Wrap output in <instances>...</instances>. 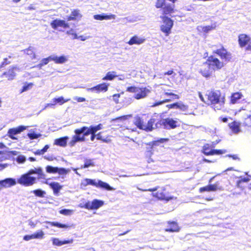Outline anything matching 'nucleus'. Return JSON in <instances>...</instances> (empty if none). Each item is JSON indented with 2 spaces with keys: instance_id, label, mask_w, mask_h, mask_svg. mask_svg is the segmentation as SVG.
<instances>
[{
  "instance_id": "f257e3e1",
  "label": "nucleus",
  "mask_w": 251,
  "mask_h": 251,
  "mask_svg": "<svg viewBox=\"0 0 251 251\" xmlns=\"http://www.w3.org/2000/svg\"><path fill=\"white\" fill-rule=\"evenodd\" d=\"M180 121L177 118H167L162 120L151 118L147 124H144L143 120L139 117L136 118L135 121V125L140 129L147 131L159 128L163 126L167 129H174L180 126Z\"/></svg>"
},
{
  "instance_id": "f03ea898",
  "label": "nucleus",
  "mask_w": 251,
  "mask_h": 251,
  "mask_svg": "<svg viewBox=\"0 0 251 251\" xmlns=\"http://www.w3.org/2000/svg\"><path fill=\"white\" fill-rule=\"evenodd\" d=\"M46 175L41 167L29 170L17 179V183L25 186H31L36 183L37 179H45Z\"/></svg>"
},
{
  "instance_id": "7ed1b4c3",
  "label": "nucleus",
  "mask_w": 251,
  "mask_h": 251,
  "mask_svg": "<svg viewBox=\"0 0 251 251\" xmlns=\"http://www.w3.org/2000/svg\"><path fill=\"white\" fill-rule=\"evenodd\" d=\"M102 128V125L100 124L96 126H83L80 128L75 129L74 131L75 134L73 136L71 140L69 142V146L74 147L77 142L85 141L86 136H88L90 133H96Z\"/></svg>"
},
{
  "instance_id": "20e7f679",
  "label": "nucleus",
  "mask_w": 251,
  "mask_h": 251,
  "mask_svg": "<svg viewBox=\"0 0 251 251\" xmlns=\"http://www.w3.org/2000/svg\"><path fill=\"white\" fill-rule=\"evenodd\" d=\"M205 96L207 99V103L213 105L215 110H220L224 107L225 99L220 98L221 93L219 91H207Z\"/></svg>"
},
{
  "instance_id": "39448f33",
  "label": "nucleus",
  "mask_w": 251,
  "mask_h": 251,
  "mask_svg": "<svg viewBox=\"0 0 251 251\" xmlns=\"http://www.w3.org/2000/svg\"><path fill=\"white\" fill-rule=\"evenodd\" d=\"M126 91L134 93V98L136 100L145 98L151 92V88L144 87H128Z\"/></svg>"
},
{
  "instance_id": "423d86ee",
  "label": "nucleus",
  "mask_w": 251,
  "mask_h": 251,
  "mask_svg": "<svg viewBox=\"0 0 251 251\" xmlns=\"http://www.w3.org/2000/svg\"><path fill=\"white\" fill-rule=\"evenodd\" d=\"M89 185L95 186L97 187L104 188L107 190H114V189L107 183L100 180L91 179L89 178L83 179L80 183V187L84 189L86 186Z\"/></svg>"
},
{
  "instance_id": "0eeeda50",
  "label": "nucleus",
  "mask_w": 251,
  "mask_h": 251,
  "mask_svg": "<svg viewBox=\"0 0 251 251\" xmlns=\"http://www.w3.org/2000/svg\"><path fill=\"white\" fill-rule=\"evenodd\" d=\"M160 18L162 20L163 22L162 24L160 25V30L167 36L171 32V29L174 25V22L172 19L166 16H161Z\"/></svg>"
},
{
  "instance_id": "6e6552de",
  "label": "nucleus",
  "mask_w": 251,
  "mask_h": 251,
  "mask_svg": "<svg viewBox=\"0 0 251 251\" xmlns=\"http://www.w3.org/2000/svg\"><path fill=\"white\" fill-rule=\"evenodd\" d=\"M218 142H213L212 144H207L203 147V152L207 155H213L215 154H222L225 152V151L221 150H214L213 148Z\"/></svg>"
},
{
  "instance_id": "1a4fd4ad",
  "label": "nucleus",
  "mask_w": 251,
  "mask_h": 251,
  "mask_svg": "<svg viewBox=\"0 0 251 251\" xmlns=\"http://www.w3.org/2000/svg\"><path fill=\"white\" fill-rule=\"evenodd\" d=\"M206 62L209 65L211 68H213L214 71L216 69L222 68L224 65V62L223 61H220L218 58L213 56H209Z\"/></svg>"
},
{
  "instance_id": "9d476101",
  "label": "nucleus",
  "mask_w": 251,
  "mask_h": 251,
  "mask_svg": "<svg viewBox=\"0 0 251 251\" xmlns=\"http://www.w3.org/2000/svg\"><path fill=\"white\" fill-rule=\"evenodd\" d=\"M50 25L52 28L58 30L59 31L62 30V29H60L61 28L65 29L69 27V25L68 23L60 19H55L52 21L50 23Z\"/></svg>"
},
{
  "instance_id": "9b49d317",
  "label": "nucleus",
  "mask_w": 251,
  "mask_h": 251,
  "mask_svg": "<svg viewBox=\"0 0 251 251\" xmlns=\"http://www.w3.org/2000/svg\"><path fill=\"white\" fill-rule=\"evenodd\" d=\"M28 127V126H20L17 127L10 128L8 131L7 135L11 139L17 140L18 138L15 135L26 129Z\"/></svg>"
},
{
  "instance_id": "f8f14e48",
  "label": "nucleus",
  "mask_w": 251,
  "mask_h": 251,
  "mask_svg": "<svg viewBox=\"0 0 251 251\" xmlns=\"http://www.w3.org/2000/svg\"><path fill=\"white\" fill-rule=\"evenodd\" d=\"M104 205V201L95 199L92 201H88L85 204V208L89 210L98 209Z\"/></svg>"
},
{
  "instance_id": "ddd939ff",
  "label": "nucleus",
  "mask_w": 251,
  "mask_h": 251,
  "mask_svg": "<svg viewBox=\"0 0 251 251\" xmlns=\"http://www.w3.org/2000/svg\"><path fill=\"white\" fill-rule=\"evenodd\" d=\"M214 71L213 70V68H211L208 63L205 62L204 63L201 67L200 69V73L205 77H210Z\"/></svg>"
},
{
  "instance_id": "4468645a",
  "label": "nucleus",
  "mask_w": 251,
  "mask_h": 251,
  "mask_svg": "<svg viewBox=\"0 0 251 251\" xmlns=\"http://www.w3.org/2000/svg\"><path fill=\"white\" fill-rule=\"evenodd\" d=\"M213 52L218 54L221 58L226 62L229 61L231 58L230 53L228 52L223 47L219 49L214 50Z\"/></svg>"
},
{
  "instance_id": "2eb2a0df",
  "label": "nucleus",
  "mask_w": 251,
  "mask_h": 251,
  "mask_svg": "<svg viewBox=\"0 0 251 251\" xmlns=\"http://www.w3.org/2000/svg\"><path fill=\"white\" fill-rule=\"evenodd\" d=\"M109 84L106 83H102L97 85L92 88H87V90L90 92H95L99 93L101 92H105L107 91Z\"/></svg>"
},
{
  "instance_id": "dca6fc26",
  "label": "nucleus",
  "mask_w": 251,
  "mask_h": 251,
  "mask_svg": "<svg viewBox=\"0 0 251 251\" xmlns=\"http://www.w3.org/2000/svg\"><path fill=\"white\" fill-rule=\"evenodd\" d=\"M146 41V39L143 36H139L135 35L132 37L127 44L130 46L133 45H141L143 44Z\"/></svg>"
},
{
  "instance_id": "f3484780",
  "label": "nucleus",
  "mask_w": 251,
  "mask_h": 251,
  "mask_svg": "<svg viewBox=\"0 0 251 251\" xmlns=\"http://www.w3.org/2000/svg\"><path fill=\"white\" fill-rule=\"evenodd\" d=\"M16 184L15 179L7 178L4 180H0V185L1 188H8Z\"/></svg>"
},
{
  "instance_id": "a211bd4d",
  "label": "nucleus",
  "mask_w": 251,
  "mask_h": 251,
  "mask_svg": "<svg viewBox=\"0 0 251 251\" xmlns=\"http://www.w3.org/2000/svg\"><path fill=\"white\" fill-rule=\"evenodd\" d=\"M50 58L51 61H53L56 64H63L68 61V56L62 55L57 56L52 55L50 56Z\"/></svg>"
},
{
  "instance_id": "6ab92c4d",
  "label": "nucleus",
  "mask_w": 251,
  "mask_h": 251,
  "mask_svg": "<svg viewBox=\"0 0 251 251\" xmlns=\"http://www.w3.org/2000/svg\"><path fill=\"white\" fill-rule=\"evenodd\" d=\"M218 190H222L221 187H219L217 183L208 185L200 189V192L202 193L204 191H216Z\"/></svg>"
},
{
  "instance_id": "aec40b11",
  "label": "nucleus",
  "mask_w": 251,
  "mask_h": 251,
  "mask_svg": "<svg viewBox=\"0 0 251 251\" xmlns=\"http://www.w3.org/2000/svg\"><path fill=\"white\" fill-rule=\"evenodd\" d=\"M19 69L16 67H12L7 72L4 73L3 75L6 76L8 80H13L16 76V71Z\"/></svg>"
},
{
  "instance_id": "412c9836",
  "label": "nucleus",
  "mask_w": 251,
  "mask_h": 251,
  "mask_svg": "<svg viewBox=\"0 0 251 251\" xmlns=\"http://www.w3.org/2000/svg\"><path fill=\"white\" fill-rule=\"evenodd\" d=\"M132 98L128 96L127 95H122L120 99V103L122 105L123 107H126L130 105L132 102Z\"/></svg>"
},
{
  "instance_id": "4be33fe9",
  "label": "nucleus",
  "mask_w": 251,
  "mask_h": 251,
  "mask_svg": "<svg viewBox=\"0 0 251 251\" xmlns=\"http://www.w3.org/2000/svg\"><path fill=\"white\" fill-rule=\"evenodd\" d=\"M250 40V37L246 34H242L239 35L238 37L239 44L241 47L247 45Z\"/></svg>"
},
{
  "instance_id": "5701e85b",
  "label": "nucleus",
  "mask_w": 251,
  "mask_h": 251,
  "mask_svg": "<svg viewBox=\"0 0 251 251\" xmlns=\"http://www.w3.org/2000/svg\"><path fill=\"white\" fill-rule=\"evenodd\" d=\"M51 240L52 242V245L56 246H61L63 245L67 244L73 243L74 240L71 239L68 240L61 241L59 238H51Z\"/></svg>"
},
{
  "instance_id": "b1692460",
  "label": "nucleus",
  "mask_w": 251,
  "mask_h": 251,
  "mask_svg": "<svg viewBox=\"0 0 251 251\" xmlns=\"http://www.w3.org/2000/svg\"><path fill=\"white\" fill-rule=\"evenodd\" d=\"M118 75L115 71H109L108 72L105 76L102 78V80H113L116 77H118Z\"/></svg>"
},
{
  "instance_id": "393cba45",
  "label": "nucleus",
  "mask_w": 251,
  "mask_h": 251,
  "mask_svg": "<svg viewBox=\"0 0 251 251\" xmlns=\"http://www.w3.org/2000/svg\"><path fill=\"white\" fill-rule=\"evenodd\" d=\"M50 186L53 189V193L55 195H58L59 191L62 189V186L59 183L53 182L50 184Z\"/></svg>"
},
{
  "instance_id": "a878e982",
  "label": "nucleus",
  "mask_w": 251,
  "mask_h": 251,
  "mask_svg": "<svg viewBox=\"0 0 251 251\" xmlns=\"http://www.w3.org/2000/svg\"><path fill=\"white\" fill-rule=\"evenodd\" d=\"M243 97V95L240 92H236L233 93L231 96V102L232 104H235L238 102V100Z\"/></svg>"
},
{
  "instance_id": "bb28decb",
  "label": "nucleus",
  "mask_w": 251,
  "mask_h": 251,
  "mask_svg": "<svg viewBox=\"0 0 251 251\" xmlns=\"http://www.w3.org/2000/svg\"><path fill=\"white\" fill-rule=\"evenodd\" d=\"M68 139L69 137L67 136L57 139L55 140L54 144L59 146L65 147L66 146L67 142Z\"/></svg>"
},
{
  "instance_id": "cd10ccee",
  "label": "nucleus",
  "mask_w": 251,
  "mask_h": 251,
  "mask_svg": "<svg viewBox=\"0 0 251 251\" xmlns=\"http://www.w3.org/2000/svg\"><path fill=\"white\" fill-rule=\"evenodd\" d=\"M169 226L166 229V231L177 232L179 231V227L175 222H169Z\"/></svg>"
},
{
  "instance_id": "c85d7f7f",
  "label": "nucleus",
  "mask_w": 251,
  "mask_h": 251,
  "mask_svg": "<svg viewBox=\"0 0 251 251\" xmlns=\"http://www.w3.org/2000/svg\"><path fill=\"white\" fill-rule=\"evenodd\" d=\"M94 18L95 19L97 20L114 19L115 18V15H94Z\"/></svg>"
},
{
  "instance_id": "c756f323",
  "label": "nucleus",
  "mask_w": 251,
  "mask_h": 251,
  "mask_svg": "<svg viewBox=\"0 0 251 251\" xmlns=\"http://www.w3.org/2000/svg\"><path fill=\"white\" fill-rule=\"evenodd\" d=\"M25 53L27 54L30 56L31 60L36 58V55L34 52V50L33 47H30L28 49H25L24 50Z\"/></svg>"
},
{
  "instance_id": "7c9ffc66",
  "label": "nucleus",
  "mask_w": 251,
  "mask_h": 251,
  "mask_svg": "<svg viewBox=\"0 0 251 251\" xmlns=\"http://www.w3.org/2000/svg\"><path fill=\"white\" fill-rule=\"evenodd\" d=\"M229 126L231 130L235 133H237L240 131L239 124L237 122H232L229 124Z\"/></svg>"
},
{
  "instance_id": "2f4dec72",
  "label": "nucleus",
  "mask_w": 251,
  "mask_h": 251,
  "mask_svg": "<svg viewBox=\"0 0 251 251\" xmlns=\"http://www.w3.org/2000/svg\"><path fill=\"white\" fill-rule=\"evenodd\" d=\"M41 136V134L35 132L34 129L30 130L29 132L27 134V136L30 140L37 139Z\"/></svg>"
},
{
  "instance_id": "473e14b6",
  "label": "nucleus",
  "mask_w": 251,
  "mask_h": 251,
  "mask_svg": "<svg viewBox=\"0 0 251 251\" xmlns=\"http://www.w3.org/2000/svg\"><path fill=\"white\" fill-rule=\"evenodd\" d=\"M174 12V5L172 6L170 4L165 6L163 9V13L164 15H167L172 13Z\"/></svg>"
},
{
  "instance_id": "72a5a7b5",
  "label": "nucleus",
  "mask_w": 251,
  "mask_h": 251,
  "mask_svg": "<svg viewBox=\"0 0 251 251\" xmlns=\"http://www.w3.org/2000/svg\"><path fill=\"white\" fill-rule=\"evenodd\" d=\"M46 223H49L52 226H56L59 228H67L70 227V226L68 225L62 224L58 222H46Z\"/></svg>"
},
{
  "instance_id": "f704fd0d",
  "label": "nucleus",
  "mask_w": 251,
  "mask_h": 251,
  "mask_svg": "<svg viewBox=\"0 0 251 251\" xmlns=\"http://www.w3.org/2000/svg\"><path fill=\"white\" fill-rule=\"evenodd\" d=\"M70 171V170L69 169H66L63 168H58L57 173L61 176L62 178H64L65 177L64 176L68 174Z\"/></svg>"
},
{
  "instance_id": "c9c22d12",
  "label": "nucleus",
  "mask_w": 251,
  "mask_h": 251,
  "mask_svg": "<svg viewBox=\"0 0 251 251\" xmlns=\"http://www.w3.org/2000/svg\"><path fill=\"white\" fill-rule=\"evenodd\" d=\"M153 196L154 197H156V198H157L158 199H160V200H168V199L166 198L164 192H163V191L162 190H158L156 193H153Z\"/></svg>"
},
{
  "instance_id": "e433bc0d",
  "label": "nucleus",
  "mask_w": 251,
  "mask_h": 251,
  "mask_svg": "<svg viewBox=\"0 0 251 251\" xmlns=\"http://www.w3.org/2000/svg\"><path fill=\"white\" fill-rule=\"evenodd\" d=\"M69 100H70V99L64 100L63 97H60L58 98H54L52 100V101H55V103H58L59 105H62Z\"/></svg>"
},
{
  "instance_id": "4c0bfd02",
  "label": "nucleus",
  "mask_w": 251,
  "mask_h": 251,
  "mask_svg": "<svg viewBox=\"0 0 251 251\" xmlns=\"http://www.w3.org/2000/svg\"><path fill=\"white\" fill-rule=\"evenodd\" d=\"M31 192L33 193L36 196L40 198H44L46 194L45 191L41 189L35 190L32 191Z\"/></svg>"
},
{
  "instance_id": "58836bf2",
  "label": "nucleus",
  "mask_w": 251,
  "mask_h": 251,
  "mask_svg": "<svg viewBox=\"0 0 251 251\" xmlns=\"http://www.w3.org/2000/svg\"><path fill=\"white\" fill-rule=\"evenodd\" d=\"M50 61H51L50 58V56L47 58H43L36 67L39 69H41L43 66L47 65Z\"/></svg>"
},
{
  "instance_id": "ea45409f",
  "label": "nucleus",
  "mask_w": 251,
  "mask_h": 251,
  "mask_svg": "<svg viewBox=\"0 0 251 251\" xmlns=\"http://www.w3.org/2000/svg\"><path fill=\"white\" fill-rule=\"evenodd\" d=\"M58 170V167H52L51 166H47L46 167V171L47 173L50 174H55L57 173Z\"/></svg>"
},
{
  "instance_id": "a19ab883",
  "label": "nucleus",
  "mask_w": 251,
  "mask_h": 251,
  "mask_svg": "<svg viewBox=\"0 0 251 251\" xmlns=\"http://www.w3.org/2000/svg\"><path fill=\"white\" fill-rule=\"evenodd\" d=\"M72 15L75 17V20H79L82 17L80 10L78 9L74 10L72 12Z\"/></svg>"
},
{
  "instance_id": "79ce46f5",
  "label": "nucleus",
  "mask_w": 251,
  "mask_h": 251,
  "mask_svg": "<svg viewBox=\"0 0 251 251\" xmlns=\"http://www.w3.org/2000/svg\"><path fill=\"white\" fill-rule=\"evenodd\" d=\"M33 85V84L32 83H25L23 87V89H22L21 93H23L31 89Z\"/></svg>"
},
{
  "instance_id": "37998d69",
  "label": "nucleus",
  "mask_w": 251,
  "mask_h": 251,
  "mask_svg": "<svg viewBox=\"0 0 251 251\" xmlns=\"http://www.w3.org/2000/svg\"><path fill=\"white\" fill-rule=\"evenodd\" d=\"M124 93L122 92L120 94H116L113 95V100L116 103H120V101L119 99L121 98L122 95H124Z\"/></svg>"
},
{
  "instance_id": "c03bdc74",
  "label": "nucleus",
  "mask_w": 251,
  "mask_h": 251,
  "mask_svg": "<svg viewBox=\"0 0 251 251\" xmlns=\"http://www.w3.org/2000/svg\"><path fill=\"white\" fill-rule=\"evenodd\" d=\"M168 85H157L155 84L154 86V88L155 89H158V90H159L160 89L164 93H165L167 91H169V90L166 89V87H167Z\"/></svg>"
},
{
  "instance_id": "a18cd8bd",
  "label": "nucleus",
  "mask_w": 251,
  "mask_h": 251,
  "mask_svg": "<svg viewBox=\"0 0 251 251\" xmlns=\"http://www.w3.org/2000/svg\"><path fill=\"white\" fill-rule=\"evenodd\" d=\"M34 234L35 239H41L44 238V233L41 230H38L35 233H34Z\"/></svg>"
},
{
  "instance_id": "49530a36",
  "label": "nucleus",
  "mask_w": 251,
  "mask_h": 251,
  "mask_svg": "<svg viewBox=\"0 0 251 251\" xmlns=\"http://www.w3.org/2000/svg\"><path fill=\"white\" fill-rule=\"evenodd\" d=\"M74 212L73 210L66 209H62L59 211L60 214L64 215H71L73 214Z\"/></svg>"
},
{
  "instance_id": "de8ad7c7",
  "label": "nucleus",
  "mask_w": 251,
  "mask_h": 251,
  "mask_svg": "<svg viewBox=\"0 0 251 251\" xmlns=\"http://www.w3.org/2000/svg\"><path fill=\"white\" fill-rule=\"evenodd\" d=\"M216 25L215 24L212 25H207L204 26V30L203 32L208 33L209 31H211L212 29H214L216 28Z\"/></svg>"
},
{
  "instance_id": "09e8293b",
  "label": "nucleus",
  "mask_w": 251,
  "mask_h": 251,
  "mask_svg": "<svg viewBox=\"0 0 251 251\" xmlns=\"http://www.w3.org/2000/svg\"><path fill=\"white\" fill-rule=\"evenodd\" d=\"M94 163L91 159H86L84 165V168H88L90 166H94Z\"/></svg>"
},
{
  "instance_id": "8fccbe9b",
  "label": "nucleus",
  "mask_w": 251,
  "mask_h": 251,
  "mask_svg": "<svg viewBox=\"0 0 251 251\" xmlns=\"http://www.w3.org/2000/svg\"><path fill=\"white\" fill-rule=\"evenodd\" d=\"M165 0H157L155 6L157 8L163 7L165 5Z\"/></svg>"
},
{
  "instance_id": "3c124183",
  "label": "nucleus",
  "mask_w": 251,
  "mask_h": 251,
  "mask_svg": "<svg viewBox=\"0 0 251 251\" xmlns=\"http://www.w3.org/2000/svg\"><path fill=\"white\" fill-rule=\"evenodd\" d=\"M177 109H179L183 111H185L188 109V106L181 102H178Z\"/></svg>"
},
{
  "instance_id": "603ef678",
  "label": "nucleus",
  "mask_w": 251,
  "mask_h": 251,
  "mask_svg": "<svg viewBox=\"0 0 251 251\" xmlns=\"http://www.w3.org/2000/svg\"><path fill=\"white\" fill-rule=\"evenodd\" d=\"M170 100H171V99H165L163 100L157 101V102L154 103L152 105H151V106L152 107L157 106L159 105L162 104L165 102H169Z\"/></svg>"
},
{
  "instance_id": "864d4df0",
  "label": "nucleus",
  "mask_w": 251,
  "mask_h": 251,
  "mask_svg": "<svg viewBox=\"0 0 251 251\" xmlns=\"http://www.w3.org/2000/svg\"><path fill=\"white\" fill-rule=\"evenodd\" d=\"M167 140H168V139H167L161 138L159 140L155 141L152 142V143H151V144L152 148L154 146L157 145L158 143H163L166 142Z\"/></svg>"
},
{
  "instance_id": "5fc2aeb1",
  "label": "nucleus",
  "mask_w": 251,
  "mask_h": 251,
  "mask_svg": "<svg viewBox=\"0 0 251 251\" xmlns=\"http://www.w3.org/2000/svg\"><path fill=\"white\" fill-rule=\"evenodd\" d=\"M26 158L24 155H19L16 158V161L19 163H24Z\"/></svg>"
},
{
  "instance_id": "6e6d98bb",
  "label": "nucleus",
  "mask_w": 251,
  "mask_h": 251,
  "mask_svg": "<svg viewBox=\"0 0 251 251\" xmlns=\"http://www.w3.org/2000/svg\"><path fill=\"white\" fill-rule=\"evenodd\" d=\"M131 115H125L117 118L116 119H115V120H120L122 121H125L127 120L129 118L131 117Z\"/></svg>"
},
{
  "instance_id": "4d7b16f0",
  "label": "nucleus",
  "mask_w": 251,
  "mask_h": 251,
  "mask_svg": "<svg viewBox=\"0 0 251 251\" xmlns=\"http://www.w3.org/2000/svg\"><path fill=\"white\" fill-rule=\"evenodd\" d=\"M169 91H167L166 92H165V93H164V95H166V96H174L175 97V99H178L179 98V97L178 95H176V94H175L173 93H170L168 92Z\"/></svg>"
},
{
  "instance_id": "13d9d810",
  "label": "nucleus",
  "mask_w": 251,
  "mask_h": 251,
  "mask_svg": "<svg viewBox=\"0 0 251 251\" xmlns=\"http://www.w3.org/2000/svg\"><path fill=\"white\" fill-rule=\"evenodd\" d=\"M177 105H178V102H176V103H175L173 104H168V105H167L166 106L169 109H172V108L177 109Z\"/></svg>"
},
{
  "instance_id": "bf43d9fd",
  "label": "nucleus",
  "mask_w": 251,
  "mask_h": 251,
  "mask_svg": "<svg viewBox=\"0 0 251 251\" xmlns=\"http://www.w3.org/2000/svg\"><path fill=\"white\" fill-rule=\"evenodd\" d=\"M11 63L10 61L8 60V59L7 58H5L4 59L3 61L2 62L1 67H3L7 64H9Z\"/></svg>"
},
{
  "instance_id": "052dcab7",
  "label": "nucleus",
  "mask_w": 251,
  "mask_h": 251,
  "mask_svg": "<svg viewBox=\"0 0 251 251\" xmlns=\"http://www.w3.org/2000/svg\"><path fill=\"white\" fill-rule=\"evenodd\" d=\"M74 100H76L78 102H83L85 101V99L82 97H75Z\"/></svg>"
},
{
  "instance_id": "680f3d73",
  "label": "nucleus",
  "mask_w": 251,
  "mask_h": 251,
  "mask_svg": "<svg viewBox=\"0 0 251 251\" xmlns=\"http://www.w3.org/2000/svg\"><path fill=\"white\" fill-rule=\"evenodd\" d=\"M96 137H97V139L98 140H102V141L104 142H108V141L105 140V139H104L102 138V136H101L100 135V132L98 134H97L96 135Z\"/></svg>"
},
{
  "instance_id": "e2e57ef3",
  "label": "nucleus",
  "mask_w": 251,
  "mask_h": 251,
  "mask_svg": "<svg viewBox=\"0 0 251 251\" xmlns=\"http://www.w3.org/2000/svg\"><path fill=\"white\" fill-rule=\"evenodd\" d=\"M249 180H250V179L248 178H244L241 179H240V180H239L238 181L237 185L239 186L240 183H241V182H248Z\"/></svg>"
},
{
  "instance_id": "0e129e2a",
  "label": "nucleus",
  "mask_w": 251,
  "mask_h": 251,
  "mask_svg": "<svg viewBox=\"0 0 251 251\" xmlns=\"http://www.w3.org/2000/svg\"><path fill=\"white\" fill-rule=\"evenodd\" d=\"M127 19L128 20V21L129 22H131V23L135 22H136L138 21L137 18H133L127 17Z\"/></svg>"
},
{
  "instance_id": "69168bd1",
  "label": "nucleus",
  "mask_w": 251,
  "mask_h": 251,
  "mask_svg": "<svg viewBox=\"0 0 251 251\" xmlns=\"http://www.w3.org/2000/svg\"><path fill=\"white\" fill-rule=\"evenodd\" d=\"M35 154L36 155H43L44 154L43 151L42 150H38L35 152Z\"/></svg>"
},
{
  "instance_id": "338daca9",
  "label": "nucleus",
  "mask_w": 251,
  "mask_h": 251,
  "mask_svg": "<svg viewBox=\"0 0 251 251\" xmlns=\"http://www.w3.org/2000/svg\"><path fill=\"white\" fill-rule=\"evenodd\" d=\"M28 225L32 228H34L35 227L36 225V223H35L34 222L32 221H30L29 222Z\"/></svg>"
},
{
  "instance_id": "774afa93",
  "label": "nucleus",
  "mask_w": 251,
  "mask_h": 251,
  "mask_svg": "<svg viewBox=\"0 0 251 251\" xmlns=\"http://www.w3.org/2000/svg\"><path fill=\"white\" fill-rule=\"evenodd\" d=\"M247 45L248 46L246 48V50H251V40H250Z\"/></svg>"
}]
</instances>
